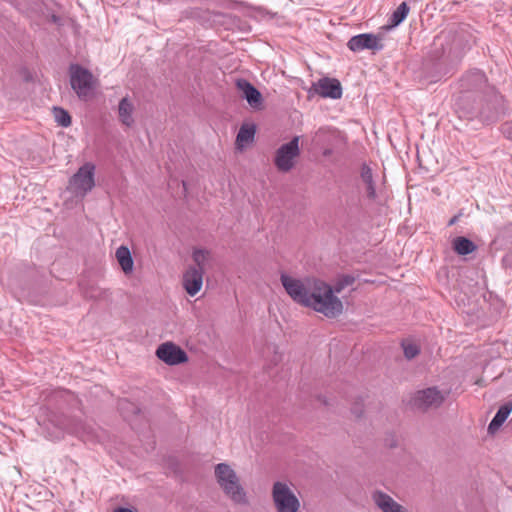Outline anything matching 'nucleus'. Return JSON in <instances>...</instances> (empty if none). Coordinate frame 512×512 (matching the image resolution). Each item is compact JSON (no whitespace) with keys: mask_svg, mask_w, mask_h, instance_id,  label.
I'll list each match as a JSON object with an SVG mask.
<instances>
[{"mask_svg":"<svg viewBox=\"0 0 512 512\" xmlns=\"http://www.w3.org/2000/svg\"><path fill=\"white\" fill-rule=\"evenodd\" d=\"M315 93L331 99H339L342 96V87L337 79L323 78L313 85Z\"/></svg>","mask_w":512,"mask_h":512,"instance_id":"1a4fd4ad","label":"nucleus"},{"mask_svg":"<svg viewBox=\"0 0 512 512\" xmlns=\"http://www.w3.org/2000/svg\"><path fill=\"white\" fill-rule=\"evenodd\" d=\"M353 282L354 278L352 276H342L335 282L334 286L332 287L333 293H341L347 286L352 285Z\"/></svg>","mask_w":512,"mask_h":512,"instance_id":"393cba45","label":"nucleus"},{"mask_svg":"<svg viewBox=\"0 0 512 512\" xmlns=\"http://www.w3.org/2000/svg\"><path fill=\"white\" fill-rule=\"evenodd\" d=\"M68 433L74 434L83 440H89L92 428L84 423L78 422L67 429Z\"/></svg>","mask_w":512,"mask_h":512,"instance_id":"5701e85b","label":"nucleus"},{"mask_svg":"<svg viewBox=\"0 0 512 512\" xmlns=\"http://www.w3.org/2000/svg\"><path fill=\"white\" fill-rule=\"evenodd\" d=\"M117 114L118 120L122 126L131 128L135 125L136 108L133 100L130 97H123L119 101Z\"/></svg>","mask_w":512,"mask_h":512,"instance_id":"9d476101","label":"nucleus"},{"mask_svg":"<svg viewBox=\"0 0 512 512\" xmlns=\"http://www.w3.org/2000/svg\"><path fill=\"white\" fill-rule=\"evenodd\" d=\"M95 186V165L87 162L70 178L68 189L76 196L84 197Z\"/></svg>","mask_w":512,"mask_h":512,"instance_id":"39448f33","label":"nucleus"},{"mask_svg":"<svg viewBox=\"0 0 512 512\" xmlns=\"http://www.w3.org/2000/svg\"><path fill=\"white\" fill-rule=\"evenodd\" d=\"M271 499L276 512H299L301 509V501L290 482L275 481L271 488Z\"/></svg>","mask_w":512,"mask_h":512,"instance_id":"7ed1b4c3","label":"nucleus"},{"mask_svg":"<svg viewBox=\"0 0 512 512\" xmlns=\"http://www.w3.org/2000/svg\"><path fill=\"white\" fill-rule=\"evenodd\" d=\"M70 82L78 97L86 98L93 89L94 78L87 69L79 65H72L70 67Z\"/></svg>","mask_w":512,"mask_h":512,"instance_id":"423d86ee","label":"nucleus"},{"mask_svg":"<svg viewBox=\"0 0 512 512\" xmlns=\"http://www.w3.org/2000/svg\"><path fill=\"white\" fill-rule=\"evenodd\" d=\"M114 512H133V511L128 508H117L114 510Z\"/></svg>","mask_w":512,"mask_h":512,"instance_id":"7c9ffc66","label":"nucleus"},{"mask_svg":"<svg viewBox=\"0 0 512 512\" xmlns=\"http://www.w3.org/2000/svg\"><path fill=\"white\" fill-rule=\"evenodd\" d=\"M115 257L125 275H130L134 269V261L127 246H120L116 249Z\"/></svg>","mask_w":512,"mask_h":512,"instance_id":"dca6fc26","label":"nucleus"},{"mask_svg":"<svg viewBox=\"0 0 512 512\" xmlns=\"http://www.w3.org/2000/svg\"><path fill=\"white\" fill-rule=\"evenodd\" d=\"M203 273L195 270L194 268H187L183 273L182 285L185 291L190 296H195L202 288Z\"/></svg>","mask_w":512,"mask_h":512,"instance_id":"4468645a","label":"nucleus"},{"mask_svg":"<svg viewBox=\"0 0 512 512\" xmlns=\"http://www.w3.org/2000/svg\"><path fill=\"white\" fill-rule=\"evenodd\" d=\"M236 87L241 93V97L246 99L252 108H261L263 101L262 95L250 82L245 79H238L236 81Z\"/></svg>","mask_w":512,"mask_h":512,"instance_id":"9b49d317","label":"nucleus"},{"mask_svg":"<svg viewBox=\"0 0 512 512\" xmlns=\"http://www.w3.org/2000/svg\"><path fill=\"white\" fill-rule=\"evenodd\" d=\"M453 249L458 255H467L476 250V245L466 237H456L453 242Z\"/></svg>","mask_w":512,"mask_h":512,"instance_id":"aec40b11","label":"nucleus"},{"mask_svg":"<svg viewBox=\"0 0 512 512\" xmlns=\"http://www.w3.org/2000/svg\"><path fill=\"white\" fill-rule=\"evenodd\" d=\"M443 401V394L436 388L420 390L413 398L414 406L423 410L436 408L440 406Z\"/></svg>","mask_w":512,"mask_h":512,"instance_id":"6e6552de","label":"nucleus"},{"mask_svg":"<svg viewBox=\"0 0 512 512\" xmlns=\"http://www.w3.org/2000/svg\"><path fill=\"white\" fill-rule=\"evenodd\" d=\"M300 137L294 136L289 142L282 144L274 154V165L281 173L290 172L300 156Z\"/></svg>","mask_w":512,"mask_h":512,"instance_id":"20e7f679","label":"nucleus"},{"mask_svg":"<svg viewBox=\"0 0 512 512\" xmlns=\"http://www.w3.org/2000/svg\"><path fill=\"white\" fill-rule=\"evenodd\" d=\"M371 498L377 508H379L382 512H409L405 507L396 502L390 495L383 491H374L371 495Z\"/></svg>","mask_w":512,"mask_h":512,"instance_id":"ddd939ff","label":"nucleus"},{"mask_svg":"<svg viewBox=\"0 0 512 512\" xmlns=\"http://www.w3.org/2000/svg\"><path fill=\"white\" fill-rule=\"evenodd\" d=\"M54 119L58 125L62 127H68L71 124L70 114L63 108L55 107L53 109Z\"/></svg>","mask_w":512,"mask_h":512,"instance_id":"b1692460","label":"nucleus"},{"mask_svg":"<svg viewBox=\"0 0 512 512\" xmlns=\"http://www.w3.org/2000/svg\"><path fill=\"white\" fill-rule=\"evenodd\" d=\"M214 475L223 493L235 504L247 505L248 497L245 488L235 470L227 463L215 466Z\"/></svg>","mask_w":512,"mask_h":512,"instance_id":"f03ea898","label":"nucleus"},{"mask_svg":"<svg viewBox=\"0 0 512 512\" xmlns=\"http://www.w3.org/2000/svg\"><path fill=\"white\" fill-rule=\"evenodd\" d=\"M46 433L47 438L50 440H60L64 436V429L57 426H54L53 429H51L49 426H47Z\"/></svg>","mask_w":512,"mask_h":512,"instance_id":"bb28decb","label":"nucleus"},{"mask_svg":"<svg viewBox=\"0 0 512 512\" xmlns=\"http://www.w3.org/2000/svg\"><path fill=\"white\" fill-rule=\"evenodd\" d=\"M512 411V403L502 405L488 426V432L494 434L506 421Z\"/></svg>","mask_w":512,"mask_h":512,"instance_id":"f3484780","label":"nucleus"},{"mask_svg":"<svg viewBox=\"0 0 512 512\" xmlns=\"http://www.w3.org/2000/svg\"><path fill=\"white\" fill-rule=\"evenodd\" d=\"M255 126L244 124L240 127L237 137H236V146L239 149H242L245 145L253 142L255 136Z\"/></svg>","mask_w":512,"mask_h":512,"instance_id":"6ab92c4d","label":"nucleus"},{"mask_svg":"<svg viewBox=\"0 0 512 512\" xmlns=\"http://www.w3.org/2000/svg\"><path fill=\"white\" fill-rule=\"evenodd\" d=\"M501 130L506 138L512 140V121L504 123Z\"/></svg>","mask_w":512,"mask_h":512,"instance_id":"cd10ccee","label":"nucleus"},{"mask_svg":"<svg viewBox=\"0 0 512 512\" xmlns=\"http://www.w3.org/2000/svg\"><path fill=\"white\" fill-rule=\"evenodd\" d=\"M192 260L194 265L189 266V268H194L204 274L211 265L212 254L207 249L196 248L193 250Z\"/></svg>","mask_w":512,"mask_h":512,"instance_id":"2eb2a0df","label":"nucleus"},{"mask_svg":"<svg viewBox=\"0 0 512 512\" xmlns=\"http://www.w3.org/2000/svg\"><path fill=\"white\" fill-rule=\"evenodd\" d=\"M503 261L507 267L512 268V251L504 257Z\"/></svg>","mask_w":512,"mask_h":512,"instance_id":"c756f323","label":"nucleus"},{"mask_svg":"<svg viewBox=\"0 0 512 512\" xmlns=\"http://www.w3.org/2000/svg\"><path fill=\"white\" fill-rule=\"evenodd\" d=\"M281 283L291 299L328 318H336L343 312L342 301L333 293L332 286L317 278L297 279L281 274Z\"/></svg>","mask_w":512,"mask_h":512,"instance_id":"f257e3e1","label":"nucleus"},{"mask_svg":"<svg viewBox=\"0 0 512 512\" xmlns=\"http://www.w3.org/2000/svg\"><path fill=\"white\" fill-rule=\"evenodd\" d=\"M409 13V7L406 2H402L389 18V28H394L404 21Z\"/></svg>","mask_w":512,"mask_h":512,"instance_id":"4be33fe9","label":"nucleus"},{"mask_svg":"<svg viewBox=\"0 0 512 512\" xmlns=\"http://www.w3.org/2000/svg\"><path fill=\"white\" fill-rule=\"evenodd\" d=\"M486 76L482 71L475 70L463 79L462 86L467 89L481 90L486 85Z\"/></svg>","mask_w":512,"mask_h":512,"instance_id":"a211bd4d","label":"nucleus"},{"mask_svg":"<svg viewBox=\"0 0 512 512\" xmlns=\"http://www.w3.org/2000/svg\"><path fill=\"white\" fill-rule=\"evenodd\" d=\"M85 295L87 297H90V298H96L98 295L94 294V293H89L88 291L85 292Z\"/></svg>","mask_w":512,"mask_h":512,"instance_id":"2f4dec72","label":"nucleus"},{"mask_svg":"<svg viewBox=\"0 0 512 512\" xmlns=\"http://www.w3.org/2000/svg\"><path fill=\"white\" fill-rule=\"evenodd\" d=\"M456 221V218H452L450 221H449V225H453Z\"/></svg>","mask_w":512,"mask_h":512,"instance_id":"473e14b6","label":"nucleus"},{"mask_svg":"<svg viewBox=\"0 0 512 512\" xmlns=\"http://www.w3.org/2000/svg\"><path fill=\"white\" fill-rule=\"evenodd\" d=\"M156 356L165 364L175 366L188 361L187 353L173 342H165L158 346Z\"/></svg>","mask_w":512,"mask_h":512,"instance_id":"0eeeda50","label":"nucleus"},{"mask_svg":"<svg viewBox=\"0 0 512 512\" xmlns=\"http://www.w3.org/2000/svg\"><path fill=\"white\" fill-rule=\"evenodd\" d=\"M361 180L365 184V191L369 198L376 197L375 185L373 182L372 170L367 165H363L361 169Z\"/></svg>","mask_w":512,"mask_h":512,"instance_id":"412c9836","label":"nucleus"},{"mask_svg":"<svg viewBox=\"0 0 512 512\" xmlns=\"http://www.w3.org/2000/svg\"><path fill=\"white\" fill-rule=\"evenodd\" d=\"M347 45L350 50L355 52L364 49L380 50L382 48L380 39L373 34L356 35L348 41Z\"/></svg>","mask_w":512,"mask_h":512,"instance_id":"f8f14e48","label":"nucleus"},{"mask_svg":"<svg viewBox=\"0 0 512 512\" xmlns=\"http://www.w3.org/2000/svg\"><path fill=\"white\" fill-rule=\"evenodd\" d=\"M335 130L332 129V128H329V127H322V128H319L318 131L316 132V136L317 137H321V136H324L326 134H331V133H334Z\"/></svg>","mask_w":512,"mask_h":512,"instance_id":"c85d7f7f","label":"nucleus"},{"mask_svg":"<svg viewBox=\"0 0 512 512\" xmlns=\"http://www.w3.org/2000/svg\"><path fill=\"white\" fill-rule=\"evenodd\" d=\"M402 346L404 350V355L407 359H412L419 353V348L414 343L404 342Z\"/></svg>","mask_w":512,"mask_h":512,"instance_id":"a878e982","label":"nucleus"}]
</instances>
